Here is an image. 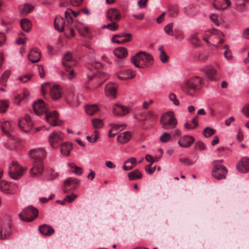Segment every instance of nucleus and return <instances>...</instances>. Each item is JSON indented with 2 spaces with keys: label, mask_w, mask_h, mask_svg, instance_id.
Returning <instances> with one entry per match:
<instances>
[{
  "label": "nucleus",
  "mask_w": 249,
  "mask_h": 249,
  "mask_svg": "<svg viewBox=\"0 0 249 249\" xmlns=\"http://www.w3.org/2000/svg\"><path fill=\"white\" fill-rule=\"evenodd\" d=\"M116 75L119 79L126 80L135 77L136 76V71L131 70H123L118 71L116 73Z\"/></svg>",
  "instance_id": "nucleus-16"
},
{
  "label": "nucleus",
  "mask_w": 249,
  "mask_h": 249,
  "mask_svg": "<svg viewBox=\"0 0 249 249\" xmlns=\"http://www.w3.org/2000/svg\"><path fill=\"white\" fill-rule=\"evenodd\" d=\"M179 161L186 165H190L194 164L193 161L187 158H182L179 159Z\"/></svg>",
  "instance_id": "nucleus-57"
},
{
  "label": "nucleus",
  "mask_w": 249,
  "mask_h": 249,
  "mask_svg": "<svg viewBox=\"0 0 249 249\" xmlns=\"http://www.w3.org/2000/svg\"><path fill=\"white\" fill-rule=\"evenodd\" d=\"M171 135L167 132L163 133L160 138V140L161 142L165 143L170 141L171 139Z\"/></svg>",
  "instance_id": "nucleus-43"
},
{
  "label": "nucleus",
  "mask_w": 249,
  "mask_h": 249,
  "mask_svg": "<svg viewBox=\"0 0 249 249\" xmlns=\"http://www.w3.org/2000/svg\"><path fill=\"white\" fill-rule=\"evenodd\" d=\"M159 50L160 51V54H159V58L160 61L163 63H165L168 62L169 59L168 55L163 50V46H160L159 48Z\"/></svg>",
  "instance_id": "nucleus-35"
},
{
  "label": "nucleus",
  "mask_w": 249,
  "mask_h": 249,
  "mask_svg": "<svg viewBox=\"0 0 249 249\" xmlns=\"http://www.w3.org/2000/svg\"><path fill=\"white\" fill-rule=\"evenodd\" d=\"M79 183V181L77 179L73 178H69L65 181V184L67 186H68L71 184L78 185Z\"/></svg>",
  "instance_id": "nucleus-51"
},
{
  "label": "nucleus",
  "mask_w": 249,
  "mask_h": 249,
  "mask_svg": "<svg viewBox=\"0 0 249 249\" xmlns=\"http://www.w3.org/2000/svg\"><path fill=\"white\" fill-rule=\"evenodd\" d=\"M77 197V195L74 194H72L71 195H68L64 198V201L65 202H67L69 203L72 202Z\"/></svg>",
  "instance_id": "nucleus-58"
},
{
  "label": "nucleus",
  "mask_w": 249,
  "mask_h": 249,
  "mask_svg": "<svg viewBox=\"0 0 249 249\" xmlns=\"http://www.w3.org/2000/svg\"><path fill=\"white\" fill-rule=\"evenodd\" d=\"M92 124L95 128H101L103 127L104 124L103 121L98 118H94L92 120Z\"/></svg>",
  "instance_id": "nucleus-42"
},
{
  "label": "nucleus",
  "mask_w": 249,
  "mask_h": 249,
  "mask_svg": "<svg viewBox=\"0 0 249 249\" xmlns=\"http://www.w3.org/2000/svg\"><path fill=\"white\" fill-rule=\"evenodd\" d=\"M217 161V160H215L213 162V164L212 170L213 177L217 179L225 178L228 170L224 166L216 164Z\"/></svg>",
  "instance_id": "nucleus-7"
},
{
  "label": "nucleus",
  "mask_w": 249,
  "mask_h": 249,
  "mask_svg": "<svg viewBox=\"0 0 249 249\" xmlns=\"http://www.w3.org/2000/svg\"><path fill=\"white\" fill-rule=\"evenodd\" d=\"M151 166V163H149L148 165H147L145 167V171L147 174L151 175L153 174L155 170H156L155 166H154L153 168H152Z\"/></svg>",
  "instance_id": "nucleus-54"
},
{
  "label": "nucleus",
  "mask_w": 249,
  "mask_h": 249,
  "mask_svg": "<svg viewBox=\"0 0 249 249\" xmlns=\"http://www.w3.org/2000/svg\"><path fill=\"white\" fill-rule=\"evenodd\" d=\"M223 49L225 50L224 55L226 58L227 59H231L232 57L231 53L229 49V46L226 45L224 46Z\"/></svg>",
  "instance_id": "nucleus-52"
},
{
  "label": "nucleus",
  "mask_w": 249,
  "mask_h": 249,
  "mask_svg": "<svg viewBox=\"0 0 249 249\" xmlns=\"http://www.w3.org/2000/svg\"><path fill=\"white\" fill-rule=\"evenodd\" d=\"M107 19L111 21H117L120 20L121 14L118 9L113 8L107 11Z\"/></svg>",
  "instance_id": "nucleus-15"
},
{
  "label": "nucleus",
  "mask_w": 249,
  "mask_h": 249,
  "mask_svg": "<svg viewBox=\"0 0 249 249\" xmlns=\"http://www.w3.org/2000/svg\"><path fill=\"white\" fill-rule=\"evenodd\" d=\"M59 146L60 147V151L62 155L65 156L69 155L72 150V146L70 143H62Z\"/></svg>",
  "instance_id": "nucleus-26"
},
{
  "label": "nucleus",
  "mask_w": 249,
  "mask_h": 249,
  "mask_svg": "<svg viewBox=\"0 0 249 249\" xmlns=\"http://www.w3.org/2000/svg\"><path fill=\"white\" fill-rule=\"evenodd\" d=\"M113 112L115 116H123L129 112L128 108L116 104L113 107Z\"/></svg>",
  "instance_id": "nucleus-21"
},
{
  "label": "nucleus",
  "mask_w": 249,
  "mask_h": 249,
  "mask_svg": "<svg viewBox=\"0 0 249 249\" xmlns=\"http://www.w3.org/2000/svg\"><path fill=\"white\" fill-rule=\"evenodd\" d=\"M9 107L8 102L6 100H0V112L4 113L6 111Z\"/></svg>",
  "instance_id": "nucleus-45"
},
{
  "label": "nucleus",
  "mask_w": 249,
  "mask_h": 249,
  "mask_svg": "<svg viewBox=\"0 0 249 249\" xmlns=\"http://www.w3.org/2000/svg\"><path fill=\"white\" fill-rule=\"evenodd\" d=\"M195 142L193 137L185 135L182 137L178 141V143L181 147L187 148L190 147Z\"/></svg>",
  "instance_id": "nucleus-19"
},
{
  "label": "nucleus",
  "mask_w": 249,
  "mask_h": 249,
  "mask_svg": "<svg viewBox=\"0 0 249 249\" xmlns=\"http://www.w3.org/2000/svg\"><path fill=\"white\" fill-rule=\"evenodd\" d=\"M195 58L198 61H204L207 59V56L206 54L199 53L195 55Z\"/></svg>",
  "instance_id": "nucleus-59"
},
{
  "label": "nucleus",
  "mask_w": 249,
  "mask_h": 249,
  "mask_svg": "<svg viewBox=\"0 0 249 249\" xmlns=\"http://www.w3.org/2000/svg\"><path fill=\"white\" fill-rule=\"evenodd\" d=\"M28 58L33 63L37 62L41 58L40 53L36 50L32 49L28 55Z\"/></svg>",
  "instance_id": "nucleus-28"
},
{
  "label": "nucleus",
  "mask_w": 249,
  "mask_h": 249,
  "mask_svg": "<svg viewBox=\"0 0 249 249\" xmlns=\"http://www.w3.org/2000/svg\"><path fill=\"white\" fill-rule=\"evenodd\" d=\"M99 110V107L97 105H87L85 107V111L89 115H93Z\"/></svg>",
  "instance_id": "nucleus-33"
},
{
  "label": "nucleus",
  "mask_w": 249,
  "mask_h": 249,
  "mask_svg": "<svg viewBox=\"0 0 249 249\" xmlns=\"http://www.w3.org/2000/svg\"><path fill=\"white\" fill-rule=\"evenodd\" d=\"M68 165L71 169L74 168V170H73L72 172H73L75 174L78 176L82 175L83 173V170L82 168L77 166L73 163H69Z\"/></svg>",
  "instance_id": "nucleus-40"
},
{
  "label": "nucleus",
  "mask_w": 249,
  "mask_h": 249,
  "mask_svg": "<svg viewBox=\"0 0 249 249\" xmlns=\"http://www.w3.org/2000/svg\"><path fill=\"white\" fill-rule=\"evenodd\" d=\"M65 17L68 23L72 22L73 20L71 16V13L69 9H68L65 12Z\"/></svg>",
  "instance_id": "nucleus-61"
},
{
  "label": "nucleus",
  "mask_w": 249,
  "mask_h": 249,
  "mask_svg": "<svg viewBox=\"0 0 249 249\" xmlns=\"http://www.w3.org/2000/svg\"><path fill=\"white\" fill-rule=\"evenodd\" d=\"M173 23L171 22L168 24L164 27V31L165 32L168 34L169 36H173L174 35L173 27Z\"/></svg>",
  "instance_id": "nucleus-48"
},
{
  "label": "nucleus",
  "mask_w": 249,
  "mask_h": 249,
  "mask_svg": "<svg viewBox=\"0 0 249 249\" xmlns=\"http://www.w3.org/2000/svg\"><path fill=\"white\" fill-rule=\"evenodd\" d=\"M48 90H50V95L53 100H58L61 98V89L58 85H54L51 87L49 83H44L41 86L42 92L44 94Z\"/></svg>",
  "instance_id": "nucleus-4"
},
{
  "label": "nucleus",
  "mask_w": 249,
  "mask_h": 249,
  "mask_svg": "<svg viewBox=\"0 0 249 249\" xmlns=\"http://www.w3.org/2000/svg\"><path fill=\"white\" fill-rule=\"evenodd\" d=\"M194 148L195 149L204 150L206 148V146L203 142L199 141L196 143Z\"/></svg>",
  "instance_id": "nucleus-56"
},
{
  "label": "nucleus",
  "mask_w": 249,
  "mask_h": 249,
  "mask_svg": "<svg viewBox=\"0 0 249 249\" xmlns=\"http://www.w3.org/2000/svg\"><path fill=\"white\" fill-rule=\"evenodd\" d=\"M29 156L35 160H42L46 155V152L43 148H36L31 150L29 151Z\"/></svg>",
  "instance_id": "nucleus-14"
},
{
  "label": "nucleus",
  "mask_w": 249,
  "mask_h": 249,
  "mask_svg": "<svg viewBox=\"0 0 249 249\" xmlns=\"http://www.w3.org/2000/svg\"><path fill=\"white\" fill-rule=\"evenodd\" d=\"M29 94V93L28 92H25L23 94L18 95V96H16V99L18 101V104H19V102L22 100L27 99Z\"/></svg>",
  "instance_id": "nucleus-55"
},
{
  "label": "nucleus",
  "mask_w": 249,
  "mask_h": 249,
  "mask_svg": "<svg viewBox=\"0 0 249 249\" xmlns=\"http://www.w3.org/2000/svg\"><path fill=\"white\" fill-rule=\"evenodd\" d=\"M215 132V130L209 127H207L204 129L203 134L205 137L208 138L213 135Z\"/></svg>",
  "instance_id": "nucleus-47"
},
{
  "label": "nucleus",
  "mask_w": 249,
  "mask_h": 249,
  "mask_svg": "<svg viewBox=\"0 0 249 249\" xmlns=\"http://www.w3.org/2000/svg\"><path fill=\"white\" fill-rule=\"evenodd\" d=\"M11 184L6 181L2 180L0 181V190L4 193H9Z\"/></svg>",
  "instance_id": "nucleus-37"
},
{
  "label": "nucleus",
  "mask_w": 249,
  "mask_h": 249,
  "mask_svg": "<svg viewBox=\"0 0 249 249\" xmlns=\"http://www.w3.org/2000/svg\"><path fill=\"white\" fill-rule=\"evenodd\" d=\"M31 77L30 75H24L18 78V80L22 81L23 83H26L29 81Z\"/></svg>",
  "instance_id": "nucleus-62"
},
{
  "label": "nucleus",
  "mask_w": 249,
  "mask_h": 249,
  "mask_svg": "<svg viewBox=\"0 0 249 249\" xmlns=\"http://www.w3.org/2000/svg\"><path fill=\"white\" fill-rule=\"evenodd\" d=\"M39 231L44 235L50 236L54 232V230L49 225L43 224L39 226Z\"/></svg>",
  "instance_id": "nucleus-24"
},
{
  "label": "nucleus",
  "mask_w": 249,
  "mask_h": 249,
  "mask_svg": "<svg viewBox=\"0 0 249 249\" xmlns=\"http://www.w3.org/2000/svg\"><path fill=\"white\" fill-rule=\"evenodd\" d=\"M237 170L241 173H247L249 172V158L243 157L236 164Z\"/></svg>",
  "instance_id": "nucleus-12"
},
{
  "label": "nucleus",
  "mask_w": 249,
  "mask_h": 249,
  "mask_svg": "<svg viewBox=\"0 0 249 249\" xmlns=\"http://www.w3.org/2000/svg\"><path fill=\"white\" fill-rule=\"evenodd\" d=\"M11 233L10 226L7 224L4 225L0 231V240H4L8 238Z\"/></svg>",
  "instance_id": "nucleus-27"
},
{
  "label": "nucleus",
  "mask_w": 249,
  "mask_h": 249,
  "mask_svg": "<svg viewBox=\"0 0 249 249\" xmlns=\"http://www.w3.org/2000/svg\"><path fill=\"white\" fill-rule=\"evenodd\" d=\"M45 118L46 121L53 126L60 125L61 124L57 123L58 113L56 111L45 112Z\"/></svg>",
  "instance_id": "nucleus-13"
},
{
  "label": "nucleus",
  "mask_w": 249,
  "mask_h": 249,
  "mask_svg": "<svg viewBox=\"0 0 249 249\" xmlns=\"http://www.w3.org/2000/svg\"><path fill=\"white\" fill-rule=\"evenodd\" d=\"M18 126L23 131L28 132L33 126V123L28 115L21 118L18 120Z\"/></svg>",
  "instance_id": "nucleus-11"
},
{
  "label": "nucleus",
  "mask_w": 249,
  "mask_h": 249,
  "mask_svg": "<svg viewBox=\"0 0 249 249\" xmlns=\"http://www.w3.org/2000/svg\"><path fill=\"white\" fill-rule=\"evenodd\" d=\"M19 218L25 222H31L38 216V210L37 209L29 206L24 209L21 213L18 214Z\"/></svg>",
  "instance_id": "nucleus-6"
},
{
  "label": "nucleus",
  "mask_w": 249,
  "mask_h": 249,
  "mask_svg": "<svg viewBox=\"0 0 249 249\" xmlns=\"http://www.w3.org/2000/svg\"><path fill=\"white\" fill-rule=\"evenodd\" d=\"M130 180L140 179L142 178V174L138 169H136L128 174Z\"/></svg>",
  "instance_id": "nucleus-34"
},
{
  "label": "nucleus",
  "mask_w": 249,
  "mask_h": 249,
  "mask_svg": "<svg viewBox=\"0 0 249 249\" xmlns=\"http://www.w3.org/2000/svg\"><path fill=\"white\" fill-rule=\"evenodd\" d=\"M131 137V134L129 131H125L121 133L117 137V141L121 143L127 142Z\"/></svg>",
  "instance_id": "nucleus-30"
},
{
  "label": "nucleus",
  "mask_w": 249,
  "mask_h": 249,
  "mask_svg": "<svg viewBox=\"0 0 249 249\" xmlns=\"http://www.w3.org/2000/svg\"><path fill=\"white\" fill-rule=\"evenodd\" d=\"M242 111L246 117H249V104L243 107Z\"/></svg>",
  "instance_id": "nucleus-64"
},
{
  "label": "nucleus",
  "mask_w": 249,
  "mask_h": 249,
  "mask_svg": "<svg viewBox=\"0 0 249 249\" xmlns=\"http://www.w3.org/2000/svg\"><path fill=\"white\" fill-rule=\"evenodd\" d=\"M169 99L175 106H178L179 105V102L177 98L176 94L174 93H171L169 94Z\"/></svg>",
  "instance_id": "nucleus-50"
},
{
  "label": "nucleus",
  "mask_w": 249,
  "mask_h": 249,
  "mask_svg": "<svg viewBox=\"0 0 249 249\" xmlns=\"http://www.w3.org/2000/svg\"><path fill=\"white\" fill-rule=\"evenodd\" d=\"M125 36H128L129 38H132V35L131 34H126V33H120L118 35H115L113 36L112 38V41H115L117 38H122L123 37H125Z\"/></svg>",
  "instance_id": "nucleus-53"
},
{
  "label": "nucleus",
  "mask_w": 249,
  "mask_h": 249,
  "mask_svg": "<svg viewBox=\"0 0 249 249\" xmlns=\"http://www.w3.org/2000/svg\"><path fill=\"white\" fill-rule=\"evenodd\" d=\"M203 71L204 72L206 78L208 80L212 81L214 79L216 73V70L212 67H206L204 68Z\"/></svg>",
  "instance_id": "nucleus-29"
},
{
  "label": "nucleus",
  "mask_w": 249,
  "mask_h": 249,
  "mask_svg": "<svg viewBox=\"0 0 249 249\" xmlns=\"http://www.w3.org/2000/svg\"><path fill=\"white\" fill-rule=\"evenodd\" d=\"M119 26L115 22L112 21V23H109L107 25H105L102 27L103 29L107 28L110 31H115L118 29Z\"/></svg>",
  "instance_id": "nucleus-46"
},
{
  "label": "nucleus",
  "mask_w": 249,
  "mask_h": 249,
  "mask_svg": "<svg viewBox=\"0 0 249 249\" xmlns=\"http://www.w3.org/2000/svg\"><path fill=\"white\" fill-rule=\"evenodd\" d=\"M44 171V165L42 160H35L30 174L32 178H36L42 174Z\"/></svg>",
  "instance_id": "nucleus-10"
},
{
  "label": "nucleus",
  "mask_w": 249,
  "mask_h": 249,
  "mask_svg": "<svg viewBox=\"0 0 249 249\" xmlns=\"http://www.w3.org/2000/svg\"><path fill=\"white\" fill-rule=\"evenodd\" d=\"M65 68V71H61L60 72L61 78L63 80H71L76 76L73 69H71V67Z\"/></svg>",
  "instance_id": "nucleus-23"
},
{
  "label": "nucleus",
  "mask_w": 249,
  "mask_h": 249,
  "mask_svg": "<svg viewBox=\"0 0 249 249\" xmlns=\"http://www.w3.org/2000/svg\"><path fill=\"white\" fill-rule=\"evenodd\" d=\"M11 74V71L10 70L5 71L1 75L0 78V81L2 85L4 84L3 81L7 80Z\"/></svg>",
  "instance_id": "nucleus-49"
},
{
  "label": "nucleus",
  "mask_w": 249,
  "mask_h": 249,
  "mask_svg": "<svg viewBox=\"0 0 249 249\" xmlns=\"http://www.w3.org/2000/svg\"><path fill=\"white\" fill-rule=\"evenodd\" d=\"M98 138H99L98 132V131H95L94 132V133H93V134L91 136H88L86 137V139L89 142L94 143L95 142H96V141L97 140Z\"/></svg>",
  "instance_id": "nucleus-44"
},
{
  "label": "nucleus",
  "mask_w": 249,
  "mask_h": 249,
  "mask_svg": "<svg viewBox=\"0 0 249 249\" xmlns=\"http://www.w3.org/2000/svg\"><path fill=\"white\" fill-rule=\"evenodd\" d=\"M248 3H249V0H236L235 8L238 12H244L247 9Z\"/></svg>",
  "instance_id": "nucleus-22"
},
{
  "label": "nucleus",
  "mask_w": 249,
  "mask_h": 249,
  "mask_svg": "<svg viewBox=\"0 0 249 249\" xmlns=\"http://www.w3.org/2000/svg\"><path fill=\"white\" fill-rule=\"evenodd\" d=\"M62 63L65 68L71 67L74 64V59L71 53H68L64 55Z\"/></svg>",
  "instance_id": "nucleus-25"
},
{
  "label": "nucleus",
  "mask_w": 249,
  "mask_h": 249,
  "mask_svg": "<svg viewBox=\"0 0 249 249\" xmlns=\"http://www.w3.org/2000/svg\"><path fill=\"white\" fill-rule=\"evenodd\" d=\"M34 8V6L30 4H24L21 9V13L23 15H26L28 13H30L33 10Z\"/></svg>",
  "instance_id": "nucleus-41"
},
{
  "label": "nucleus",
  "mask_w": 249,
  "mask_h": 249,
  "mask_svg": "<svg viewBox=\"0 0 249 249\" xmlns=\"http://www.w3.org/2000/svg\"><path fill=\"white\" fill-rule=\"evenodd\" d=\"M131 62L137 68H144L153 64L154 58L149 54L140 52L132 57Z\"/></svg>",
  "instance_id": "nucleus-1"
},
{
  "label": "nucleus",
  "mask_w": 249,
  "mask_h": 249,
  "mask_svg": "<svg viewBox=\"0 0 249 249\" xmlns=\"http://www.w3.org/2000/svg\"><path fill=\"white\" fill-rule=\"evenodd\" d=\"M9 169L10 177L14 179H18L26 172L27 167H21L17 161H14L9 166Z\"/></svg>",
  "instance_id": "nucleus-5"
},
{
  "label": "nucleus",
  "mask_w": 249,
  "mask_h": 249,
  "mask_svg": "<svg viewBox=\"0 0 249 249\" xmlns=\"http://www.w3.org/2000/svg\"><path fill=\"white\" fill-rule=\"evenodd\" d=\"M211 32L209 30L205 32L203 35V39L207 44L209 43V38L211 36Z\"/></svg>",
  "instance_id": "nucleus-60"
},
{
  "label": "nucleus",
  "mask_w": 249,
  "mask_h": 249,
  "mask_svg": "<svg viewBox=\"0 0 249 249\" xmlns=\"http://www.w3.org/2000/svg\"><path fill=\"white\" fill-rule=\"evenodd\" d=\"M64 134L60 131H54L49 137V141L51 146L56 148L59 146L64 140Z\"/></svg>",
  "instance_id": "nucleus-8"
},
{
  "label": "nucleus",
  "mask_w": 249,
  "mask_h": 249,
  "mask_svg": "<svg viewBox=\"0 0 249 249\" xmlns=\"http://www.w3.org/2000/svg\"><path fill=\"white\" fill-rule=\"evenodd\" d=\"M191 44L196 47L201 46L202 43L200 39L198 37L197 34L193 35L190 38Z\"/></svg>",
  "instance_id": "nucleus-36"
},
{
  "label": "nucleus",
  "mask_w": 249,
  "mask_h": 249,
  "mask_svg": "<svg viewBox=\"0 0 249 249\" xmlns=\"http://www.w3.org/2000/svg\"><path fill=\"white\" fill-rule=\"evenodd\" d=\"M65 19L60 15H57L54 20L55 29L59 32L64 30Z\"/></svg>",
  "instance_id": "nucleus-20"
},
{
  "label": "nucleus",
  "mask_w": 249,
  "mask_h": 249,
  "mask_svg": "<svg viewBox=\"0 0 249 249\" xmlns=\"http://www.w3.org/2000/svg\"><path fill=\"white\" fill-rule=\"evenodd\" d=\"M20 25L22 29L27 33L30 32L32 28V23L27 18H24L20 20Z\"/></svg>",
  "instance_id": "nucleus-31"
},
{
  "label": "nucleus",
  "mask_w": 249,
  "mask_h": 249,
  "mask_svg": "<svg viewBox=\"0 0 249 249\" xmlns=\"http://www.w3.org/2000/svg\"><path fill=\"white\" fill-rule=\"evenodd\" d=\"M117 85L113 83H108L106 86L105 89L106 95L109 98H116L117 94Z\"/></svg>",
  "instance_id": "nucleus-17"
},
{
  "label": "nucleus",
  "mask_w": 249,
  "mask_h": 249,
  "mask_svg": "<svg viewBox=\"0 0 249 249\" xmlns=\"http://www.w3.org/2000/svg\"><path fill=\"white\" fill-rule=\"evenodd\" d=\"M210 18L213 21V22L215 23V25L218 26L219 25V22L218 19V16L216 14H212L210 16Z\"/></svg>",
  "instance_id": "nucleus-63"
},
{
  "label": "nucleus",
  "mask_w": 249,
  "mask_h": 249,
  "mask_svg": "<svg viewBox=\"0 0 249 249\" xmlns=\"http://www.w3.org/2000/svg\"><path fill=\"white\" fill-rule=\"evenodd\" d=\"M75 27L79 31V33L83 36H87L89 33V28L83 25H76Z\"/></svg>",
  "instance_id": "nucleus-38"
},
{
  "label": "nucleus",
  "mask_w": 249,
  "mask_h": 249,
  "mask_svg": "<svg viewBox=\"0 0 249 249\" xmlns=\"http://www.w3.org/2000/svg\"><path fill=\"white\" fill-rule=\"evenodd\" d=\"M204 83V80L201 77L198 76H194L186 80L185 82V87L182 88V89L186 92L187 94L193 96V94L190 93L189 89L198 90L202 87Z\"/></svg>",
  "instance_id": "nucleus-3"
},
{
  "label": "nucleus",
  "mask_w": 249,
  "mask_h": 249,
  "mask_svg": "<svg viewBox=\"0 0 249 249\" xmlns=\"http://www.w3.org/2000/svg\"><path fill=\"white\" fill-rule=\"evenodd\" d=\"M108 75L107 73L99 71L89 78L87 82H86L85 84V87L88 89H90L88 86V84L92 79H96L97 80H99L100 82L99 84L98 87H100L106 80L108 79ZM97 88V87H94L93 89H95Z\"/></svg>",
  "instance_id": "nucleus-9"
},
{
  "label": "nucleus",
  "mask_w": 249,
  "mask_h": 249,
  "mask_svg": "<svg viewBox=\"0 0 249 249\" xmlns=\"http://www.w3.org/2000/svg\"><path fill=\"white\" fill-rule=\"evenodd\" d=\"M114 54L118 58H124L127 55L128 53L125 48L118 47L114 51Z\"/></svg>",
  "instance_id": "nucleus-32"
},
{
  "label": "nucleus",
  "mask_w": 249,
  "mask_h": 249,
  "mask_svg": "<svg viewBox=\"0 0 249 249\" xmlns=\"http://www.w3.org/2000/svg\"><path fill=\"white\" fill-rule=\"evenodd\" d=\"M209 31L211 32V36L214 35L219 38L220 43H222L224 42V39L222 38L223 35L221 32L214 29H210Z\"/></svg>",
  "instance_id": "nucleus-39"
},
{
  "label": "nucleus",
  "mask_w": 249,
  "mask_h": 249,
  "mask_svg": "<svg viewBox=\"0 0 249 249\" xmlns=\"http://www.w3.org/2000/svg\"><path fill=\"white\" fill-rule=\"evenodd\" d=\"M33 109L36 114L40 115L43 112H46L47 110L43 100H38L34 103Z\"/></svg>",
  "instance_id": "nucleus-18"
},
{
  "label": "nucleus",
  "mask_w": 249,
  "mask_h": 249,
  "mask_svg": "<svg viewBox=\"0 0 249 249\" xmlns=\"http://www.w3.org/2000/svg\"><path fill=\"white\" fill-rule=\"evenodd\" d=\"M160 124L164 129H173L176 128L178 120L173 111H169L163 113L160 118Z\"/></svg>",
  "instance_id": "nucleus-2"
}]
</instances>
